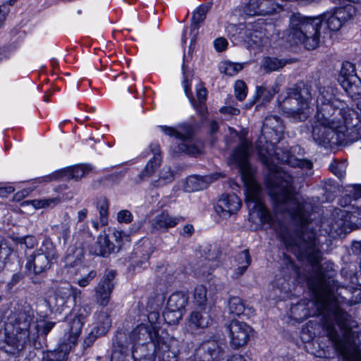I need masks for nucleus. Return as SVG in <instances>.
I'll list each match as a JSON object with an SVG mask.
<instances>
[{"label": "nucleus", "instance_id": "obj_1", "mask_svg": "<svg viewBox=\"0 0 361 361\" xmlns=\"http://www.w3.org/2000/svg\"><path fill=\"white\" fill-rule=\"evenodd\" d=\"M283 125L280 118L275 116L266 117L262 128V137L257 142L261 161L269 169L265 180L269 193L275 204L276 212L290 216L302 226V233L294 235L289 232L283 233L281 240L285 246L300 259H306L312 266H320L322 258L320 245L312 231H305L304 226L309 221V210L311 206L293 192V178L283 171L275 163L276 159L292 166L298 167L309 174L312 163L306 159H300L293 154L296 147L290 149L274 150V143L278 142L283 135Z\"/></svg>", "mask_w": 361, "mask_h": 361}, {"label": "nucleus", "instance_id": "obj_2", "mask_svg": "<svg viewBox=\"0 0 361 361\" xmlns=\"http://www.w3.org/2000/svg\"><path fill=\"white\" fill-rule=\"evenodd\" d=\"M316 102L312 135L319 145L326 147L330 143H338L348 128L357 125L355 112L344 102L336 99L330 87H319Z\"/></svg>", "mask_w": 361, "mask_h": 361}, {"label": "nucleus", "instance_id": "obj_3", "mask_svg": "<svg viewBox=\"0 0 361 361\" xmlns=\"http://www.w3.org/2000/svg\"><path fill=\"white\" fill-rule=\"evenodd\" d=\"M355 15L356 8L352 4L338 7L333 12L315 18L293 13L290 17L287 40L290 43L303 44L307 49H314L319 45L320 29L323 24L329 31L337 32L351 21Z\"/></svg>", "mask_w": 361, "mask_h": 361}, {"label": "nucleus", "instance_id": "obj_4", "mask_svg": "<svg viewBox=\"0 0 361 361\" xmlns=\"http://www.w3.org/2000/svg\"><path fill=\"white\" fill-rule=\"evenodd\" d=\"M159 318L157 312L149 315L150 324H140L130 334L134 361H177L180 341L168 334H158L157 326L152 320Z\"/></svg>", "mask_w": 361, "mask_h": 361}, {"label": "nucleus", "instance_id": "obj_5", "mask_svg": "<svg viewBox=\"0 0 361 361\" xmlns=\"http://www.w3.org/2000/svg\"><path fill=\"white\" fill-rule=\"evenodd\" d=\"M251 152V143L242 138L232 154L231 159L238 166L245 187V203L249 209L250 221L256 222L258 219L262 224L272 225L273 217L264 205L261 188L255 181L248 163Z\"/></svg>", "mask_w": 361, "mask_h": 361}, {"label": "nucleus", "instance_id": "obj_6", "mask_svg": "<svg viewBox=\"0 0 361 361\" xmlns=\"http://www.w3.org/2000/svg\"><path fill=\"white\" fill-rule=\"evenodd\" d=\"M311 95L308 89L298 87L288 88L279 99V107L287 117L294 121H305L310 113Z\"/></svg>", "mask_w": 361, "mask_h": 361}, {"label": "nucleus", "instance_id": "obj_7", "mask_svg": "<svg viewBox=\"0 0 361 361\" xmlns=\"http://www.w3.org/2000/svg\"><path fill=\"white\" fill-rule=\"evenodd\" d=\"M161 128L166 135L177 140L176 143L177 149H174L176 153L185 152L190 155H196L201 152L202 145L194 144L190 140L192 131L189 128L185 126H179L178 128L167 126Z\"/></svg>", "mask_w": 361, "mask_h": 361}, {"label": "nucleus", "instance_id": "obj_8", "mask_svg": "<svg viewBox=\"0 0 361 361\" xmlns=\"http://www.w3.org/2000/svg\"><path fill=\"white\" fill-rule=\"evenodd\" d=\"M55 255L52 244L48 241L44 242L42 245L30 256L26 267L35 274H40L50 267L51 261Z\"/></svg>", "mask_w": 361, "mask_h": 361}, {"label": "nucleus", "instance_id": "obj_9", "mask_svg": "<svg viewBox=\"0 0 361 361\" xmlns=\"http://www.w3.org/2000/svg\"><path fill=\"white\" fill-rule=\"evenodd\" d=\"M81 326L79 319H73L70 332L64 336L59 349L49 352L44 361H67L69 352L77 342Z\"/></svg>", "mask_w": 361, "mask_h": 361}, {"label": "nucleus", "instance_id": "obj_10", "mask_svg": "<svg viewBox=\"0 0 361 361\" xmlns=\"http://www.w3.org/2000/svg\"><path fill=\"white\" fill-rule=\"evenodd\" d=\"M188 296L183 292H175L168 299L166 310L163 316L169 324H175L182 318L184 309L188 304Z\"/></svg>", "mask_w": 361, "mask_h": 361}, {"label": "nucleus", "instance_id": "obj_11", "mask_svg": "<svg viewBox=\"0 0 361 361\" xmlns=\"http://www.w3.org/2000/svg\"><path fill=\"white\" fill-rule=\"evenodd\" d=\"M231 346L238 349L247 345L253 334L252 328L244 322L233 320L228 326Z\"/></svg>", "mask_w": 361, "mask_h": 361}, {"label": "nucleus", "instance_id": "obj_12", "mask_svg": "<svg viewBox=\"0 0 361 361\" xmlns=\"http://www.w3.org/2000/svg\"><path fill=\"white\" fill-rule=\"evenodd\" d=\"M32 317L30 314L24 310H18L8 317V322L6 324V331L12 330L16 331V334H20L21 340H29V328Z\"/></svg>", "mask_w": 361, "mask_h": 361}, {"label": "nucleus", "instance_id": "obj_13", "mask_svg": "<svg viewBox=\"0 0 361 361\" xmlns=\"http://www.w3.org/2000/svg\"><path fill=\"white\" fill-rule=\"evenodd\" d=\"M264 36V31L258 24L240 27L238 33V38L249 48L263 46L266 41Z\"/></svg>", "mask_w": 361, "mask_h": 361}, {"label": "nucleus", "instance_id": "obj_14", "mask_svg": "<svg viewBox=\"0 0 361 361\" xmlns=\"http://www.w3.org/2000/svg\"><path fill=\"white\" fill-rule=\"evenodd\" d=\"M241 207V202L235 194H223L218 200L214 209L219 217L228 219L236 214Z\"/></svg>", "mask_w": 361, "mask_h": 361}, {"label": "nucleus", "instance_id": "obj_15", "mask_svg": "<svg viewBox=\"0 0 361 361\" xmlns=\"http://www.w3.org/2000/svg\"><path fill=\"white\" fill-rule=\"evenodd\" d=\"M116 276L114 270L107 271L104 278L101 280L95 288L96 302L102 306H106L110 299V295L114 288L113 280Z\"/></svg>", "mask_w": 361, "mask_h": 361}, {"label": "nucleus", "instance_id": "obj_16", "mask_svg": "<svg viewBox=\"0 0 361 361\" xmlns=\"http://www.w3.org/2000/svg\"><path fill=\"white\" fill-rule=\"evenodd\" d=\"M212 324L209 307H197L192 311L188 319V327L192 330L206 329Z\"/></svg>", "mask_w": 361, "mask_h": 361}, {"label": "nucleus", "instance_id": "obj_17", "mask_svg": "<svg viewBox=\"0 0 361 361\" xmlns=\"http://www.w3.org/2000/svg\"><path fill=\"white\" fill-rule=\"evenodd\" d=\"M73 290L69 285L59 287L53 298L48 301L55 311L62 312L71 299Z\"/></svg>", "mask_w": 361, "mask_h": 361}, {"label": "nucleus", "instance_id": "obj_18", "mask_svg": "<svg viewBox=\"0 0 361 361\" xmlns=\"http://www.w3.org/2000/svg\"><path fill=\"white\" fill-rule=\"evenodd\" d=\"M87 168L83 165H78L71 168H67L55 172L51 176L47 177L48 181L61 179L68 180L74 179L78 180L87 173Z\"/></svg>", "mask_w": 361, "mask_h": 361}, {"label": "nucleus", "instance_id": "obj_19", "mask_svg": "<svg viewBox=\"0 0 361 361\" xmlns=\"http://www.w3.org/2000/svg\"><path fill=\"white\" fill-rule=\"evenodd\" d=\"M6 334L4 340L0 343V348L8 354H14L23 347L28 340H21L20 334H16V331L10 329Z\"/></svg>", "mask_w": 361, "mask_h": 361}, {"label": "nucleus", "instance_id": "obj_20", "mask_svg": "<svg viewBox=\"0 0 361 361\" xmlns=\"http://www.w3.org/2000/svg\"><path fill=\"white\" fill-rule=\"evenodd\" d=\"M350 192L353 195V198L343 197L340 204L343 207H348L347 212L361 214V185H353Z\"/></svg>", "mask_w": 361, "mask_h": 361}, {"label": "nucleus", "instance_id": "obj_21", "mask_svg": "<svg viewBox=\"0 0 361 361\" xmlns=\"http://www.w3.org/2000/svg\"><path fill=\"white\" fill-rule=\"evenodd\" d=\"M183 87L186 96L190 99L191 104L197 109V111L204 114L205 111L204 102L207 98V90L201 84L198 85L196 87V95L197 102L192 98V92L190 91V87L186 80L183 81Z\"/></svg>", "mask_w": 361, "mask_h": 361}, {"label": "nucleus", "instance_id": "obj_22", "mask_svg": "<svg viewBox=\"0 0 361 361\" xmlns=\"http://www.w3.org/2000/svg\"><path fill=\"white\" fill-rule=\"evenodd\" d=\"M180 217L172 216L168 213L162 212L157 215L152 221V226L156 230L166 231L169 228L176 226Z\"/></svg>", "mask_w": 361, "mask_h": 361}, {"label": "nucleus", "instance_id": "obj_23", "mask_svg": "<svg viewBox=\"0 0 361 361\" xmlns=\"http://www.w3.org/2000/svg\"><path fill=\"white\" fill-rule=\"evenodd\" d=\"M212 181L213 178L211 176H190L188 177L185 181L184 190L189 192L204 190L207 188Z\"/></svg>", "mask_w": 361, "mask_h": 361}, {"label": "nucleus", "instance_id": "obj_24", "mask_svg": "<svg viewBox=\"0 0 361 361\" xmlns=\"http://www.w3.org/2000/svg\"><path fill=\"white\" fill-rule=\"evenodd\" d=\"M111 324L110 317L106 312L96 313L92 336L97 338L104 335L109 329Z\"/></svg>", "mask_w": 361, "mask_h": 361}, {"label": "nucleus", "instance_id": "obj_25", "mask_svg": "<svg viewBox=\"0 0 361 361\" xmlns=\"http://www.w3.org/2000/svg\"><path fill=\"white\" fill-rule=\"evenodd\" d=\"M114 252H115V246L113 241L105 232L101 233L94 245V253L97 255L106 257Z\"/></svg>", "mask_w": 361, "mask_h": 361}, {"label": "nucleus", "instance_id": "obj_26", "mask_svg": "<svg viewBox=\"0 0 361 361\" xmlns=\"http://www.w3.org/2000/svg\"><path fill=\"white\" fill-rule=\"evenodd\" d=\"M228 309L229 313L235 316L248 314L250 312V309H247L243 300L238 297H231L229 298Z\"/></svg>", "mask_w": 361, "mask_h": 361}, {"label": "nucleus", "instance_id": "obj_27", "mask_svg": "<svg viewBox=\"0 0 361 361\" xmlns=\"http://www.w3.org/2000/svg\"><path fill=\"white\" fill-rule=\"evenodd\" d=\"M96 209L99 214V221L94 222L93 226L98 228L99 226H105L108 222L109 204L105 197H102L98 200Z\"/></svg>", "mask_w": 361, "mask_h": 361}, {"label": "nucleus", "instance_id": "obj_28", "mask_svg": "<svg viewBox=\"0 0 361 361\" xmlns=\"http://www.w3.org/2000/svg\"><path fill=\"white\" fill-rule=\"evenodd\" d=\"M61 202V200L59 197H51V198H42L38 200H33L31 201H24L22 203V206L31 204L34 209H45V208H54Z\"/></svg>", "mask_w": 361, "mask_h": 361}, {"label": "nucleus", "instance_id": "obj_29", "mask_svg": "<svg viewBox=\"0 0 361 361\" xmlns=\"http://www.w3.org/2000/svg\"><path fill=\"white\" fill-rule=\"evenodd\" d=\"M161 157L159 153H154L152 158H151L147 163L144 170L140 173V180H143L146 178L149 177L154 171L160 166Z\"/></svg>", "mask_w": 361, "mask_h": 361}, {"label": "nucleus", "instance_id": "obj_30", "mask_svg": "<svg viewBox=\"0 0 361 361\" xmlns=\"http://www.w3.org/2000/svg\"><path fill=\"white\" fill-rule=\"evenodd\" d=\"M207 288L203 285H197L193 293V302L197 307H204L207 306Z\"/></svg>", "mask_w": 361, "mask_h": 361}, {"label": "nucleus", "instance_id": "obj_31", "mask_svg": "<svg viewBox=\"0 0 361 361\" xmlns=\"http://www.w3.org/2000/svg\"><path fill=\"white\" fill-rule=\"evenodd\" d=\"M238 268L235 271L236 276L242 275L247 269L251 262V259L247 250H243L237 256Z\"/></svg>", "mask_w": 361, "mask_h": 361}, {"label": "nucleus", "instance_id": "obj_32", "mask_svg": "<svg viewBox=\"0 0 361 361\" xmlns=\"http://www.w3.org/2000/svg\"><path fill=\"white\" fill-rule=\"evenodd\" d=\"M174 179L173 173L169 166H164L159 172V178L153 183L156 187H160L171 183Z\"/></svg>", "mask_w": 361, "mask_h": 361}, {"label": "nucleus", "instance_id": "obj_33", "mask_svg": "<svg viewBox=\"0 0 361 361\" xmlns=\"http://www.w3.org/2000/svg\"><path fill=\"white\" fill-rule=\"evenodd\" d=\"M243 69V65L240 63H233L231 61H224L220 63L219 71L229 76L236 75Z\"/></svg>", "mask_w": 361, "mask_h": 361}, {"label": "nucleus", "instance_id": "obj_34", "mask_svg": "<svg viewBox=\"0 0 361 361\" xmlns=\"http://www.w3.org/2000/svg\"><path fill=\"white\" fill-rule=\"evenodd\" d=\"M252 4H259L260 7V16L272 14L278 7L274 0H255Z\"/></svg>", "mask_w": 361, "mask_h": 361}, {"label": "nucleus", "instance_id": "obj_35", "mask_svg": "<svg viewBox=\"0 0 361 361\" xmlns=\"http://www.w3.org/2000/svg\"><path fill=\"white\" fill-rule=\"evenodd\" d=\"M203 348L209 353L211 357L215 360L223 354V349L216 341H208L203 345Z\"/></svg>", "mask_w": 361, "mask_h": 361}, {"label": "nucleus", "instance_id": "obj_36", "mask_svg": "<svg viewBox=\"0 0 361 361\" xmlns=\"http://www.w3.org/2000/svg\"><path fill=\"white\" fill-rule=\"evenodd\" d=\"M285 63L276 58L267 57L262 60V67L267 71H278L282 68Z\"/></svg>", "mask_w": 361, "mask_h": 361}, {"label": "nucleus", "instance_id": "obj_37", "mask_svg": "<svg viewBox=\"0 0 361 361\" xmlns=\"http://www.w3.org/2000/svg\"><path fill=\"white\" fill-rule=\"evenodd\" d=\"M109 238L111 241H114L115 252L120 250L124 240L129 241V236L128 235L125 234L123 231L116 229L112 231L111 235Z\"/></svg>", "mask_w": 361, "mask_h": 361}, {"label": "nucleus", "instance_id": "obj_38", "mask_svg": "<svg viewBox=\"0 0 361 361\" xmlns=\"http://www.w3.org/2000/svg\"><path fill=\"white\" fill-rule=\"evenodd\" d=\"M346 168L347 164L345 161H334L329 165V169L331 171L339 178L344 177Z\"/></svg>", "mask_w": 361, "mask_h": 361}, {"label": "nucleus", "instance_id": "obj_39", "mask_svg": "<svg viewBox=\"0 0 361 361\" xmlns=\"http://www.w3.org/2000/svg\"><path fill=\"white\" fill-rule=\"evenodd\" d=\"M10 244L6 240H0V267L6 264L9 256L12 253Z\"/></svg>", "mask_w": 361, "mask_h": 361}, {"label": "nucleus", "instance_id": "obj_40", "mask_svg": "<svg viewBox=\"0 0 361 361\" xmlns=\"http://www.w3.org/2000/svg\"><path fill=\"white\" fill-rule=\"evenodd\" d=\"M235 95L237 99L243 101L247 96V87L243 80H237L234 85Z\"/></svg>", "mask_w": 361, "mask_h": 361}, {"label": "nucleus", "instance_id": "obj_41", "mask_svg": "<svg viewBox=\"0 0 361 361\" xmlns=\"http://www.w3.org/2000/svg\"><path fill=\"white\" fill-rule=\"evenodd\" d=\"M207 12V7H205L204 6H201L198 7L196 9V11L193 13L192 23H197V24L202 23L206 17Z\"/></svg>", "mask_w": 361, "mask_h": 361}, {"label": "nucleus", "instance_id": "obj_42", "mask_svg": "<svg viewBox=\"0 0 361 361\" xmlns=\"http://www.w3.org/2000/svg\"><path fill=\"white\" fill-rule=\"evenodd\" d=\"M355 73V68L352 63H345L343 64L341 75L347 80H349L350 77H353Z\"/></svg>", "mask_w": 361, "mask_h": 361}, {"label": "nucleus", "instance_id": "obj_43", "mask_svg": "<svg viewBox=\"0 0 361 361\" xmlns=\"http://www.w3.org/2000/svg\"><path fill=\"white\" fill-rule=\"evenodd\" d=\"M132 213L126 209L121 210L117 214V220L119 223L128 224L133 221Z\"/></svg>", "mask_w": 361, "mask_h": 361}, {"label": "nucleus", "instance_id": "obj_44", "mask_svg": "<svg viewBox=\"0 0 361 361\" xmlns=\"http://www.w3.org/2000/svg\"><path fill=\"white\" fill-rule=\"evenodd\" d=\"M213 44L215 49L219 52L224 51L228 46V42L224 37H219L216 39Z\"/></svg>", "mask_w": 361, "mask_h": 361}, {"label": "nucleus", "instance_id": "obj_45", "mask_svg": "<svg viewBox=\"0 0 361 361\" xmlns=\"http://www.w3.org/2000/svg\"><path fill=\"white\" fill-rule=\"evenodd\" d=\"M199 24L192 23L190 25V44H193L196 42L197 36L198 35Z\"/></svg>", "mask_w": 361, "mask_h": 361}, {"label": "nucleus", "instance_id": "obj_46", "mask_svg": "<svg viewBox=\"0 0 361 361\" xmlns=\"http://www.w3.org/2000/svg\"><path fill=\"white\" fill-rule=\"evenodd\" d=\"M55 325V322H46L42 327L41 334L46 336L49 331L53 329Z\"/></svg>", "mask_w": 361, "mask_h": 361}, {"label": "nucleus", "instance_id": "obj_47", "mask_svg": "<svg viewBox=\"0 0 361 361\" xmlns=\"http://www.w3.org/2000/svg\"><path fill=\"white\" fill-rule=\"evenodd\" d=\"M221 112L223 114L238 115L240 114V110L232 106H224L221 109Z\"/></svg>", "mask_w": 361, "mask_h": 361}, {"label": "nucleus", "instance_id": "obj_48", "mask_svg": "<svg viewBox=\"0 0 361 361\" xmlns=\"http://www.w3.org/2000/svg\"><path fill=\"white\" fill-rule=\"evenodd\" d=\"M37 240L34 236H27L23 239V243L28 248H32L35 245Z\"/></svg>", "mask_w": 361, "mask_h": 361}, {"label": "nucleus", "instance_id": "obj_49", "mask_svg": "<svg viewBox=\"0 0 361 361\" xmlns=\"http://www.w3.org/2000/svg\"><path fill=\"white\" fill-rule=\"evenodd\" d=\"M15 190L13 186H6L0 188V197H6Z\"/></svg>", "mask_w": 361, "mask_h": 361}, {"label": "nucleus", "instance_id": "obj_50", "mask_svg": "<svg viewBox=\"0 0 361 361\" xmlns=\"http://www.w3.org/2000/svg\"><path fill=\"white\" fill-rule=\"evenodd\" d=\"M267 91V88L264 86H259L257 87V95L256 99L259 98V97H262L263 94H265V92ZM256 100L252 101L248 106V107H250L254 104Z\"/></svg>", "mask_w": 361, "mask_h": 361}, {"label": "nucleus", "instance_id": "obj_51", "mask_svg": "<svg viewBox=\"0 0 361 361\" xmlns=\"http://www.w3.org/2000/svg\"><path fill=\"white\" fill-rule=\"evenodd\" d=\"M6 4L0 6V25L5 20L8 11L6 9Z\"/></svg>", "mask_w": 361, "mask_h": 361}, {"label": "nucleus", "instance_id": "obj_52", "mask_svg": "<svg viewBox=\"0 0 361 361\" xmlns=\"http://www.w3.org/2000/svg\"><path fill=\"white\" fill-rule=\"evenodd\" d=\"M87 209H82V210H80L78 213V221L79 222L82 221L85 219L87 218Z\"/></svg>", "mask_w": 361, "mask_h": 361}, {"label": "nucleus", "instance_id": "obj_53", "mask_svg": "<svg viewBox=\"0 0 361 361\" xmlns=\"http://www.w3.org/2000/svg\"><path fill=\"white\" fill-rule=\"evenodd\" d=\"M194 228L191 224H187L183 227V234L187 235H191L193 233Z\"/></svg>", "mask_w": 361, "mask_h": 361}, {"label": "nucleus", "instance_id": "obj_54", "mask_svg": "<svg viewBox=\"0 0 361 361\" xmlns=\"http://www.w3.org/2000/svg\"><path fill=\"white\" fill-rule=\"evenodd\" d=\"M226 361H246L245 357L240 354H235L228 357Z\"/></svg>", "mask_w": 361, "mask_h": 361}, {"label": "nucleus", "instance_id": "obj_55", "mask_svg": "<svg viewBox=\"0 0 361 361\" xmlns=\"http://www.w3.org/2000/svg\"><path fill=\"white\" fill-rule=\"evenodd\" d=\"M23 276L20 273H16L13 275L12 279L11 280V283L13 286L18 283L22 279Z\"/></svg>", "mask_w": 361, "mask_h": 361}, {"label": "nucleus", "instance_id": "obj_56", "mask_svg": "<svg viewBox=\"0 0 361 361\" xmlns=\"http://www.w3.org/2000/svg\"><path fill=\"white\" fill-rule=\"evenodd\" d=\"M27 195V192L26 190L18 192L15 194L14 199L17 200H20L22 197L26 196Z\"/></svg>", "mask_w": 361, "mask_h": 361}, {"label": "nucleus", "instance_id": "obj_57", "mask_svg": "<svg viewBox=\"0 0 361 361\" xmlns=\"http://www.w3.org/2000/svg\"><path fill=\"white\" fill-rule=\"evenodd\" d=\"M78 284L81 287H85L89 284L88 279H82L78 281Z\"/></svg>", "mask_w": 361, "mask_h": 361}, {"label": "nucleus", "instance_id": "obj_58", "mask_svg": "<svg viewBox=\"0 0 361 361\" xmlns=\"http://www.w3.org/2000/svg\"><path fill=\"white\" fill-rule=\"evenodd\" d=\"M210 128H211V131L212 133L216 132V130L218 129V124H217V123L215 122V121H212L211 123V125H210Z\"/></svg>", "mask_w": 361, "mask_h": 361}, {"label": "nucleus", "instance_id": "obj_59", "mask_svg": "<svg viewBox=\"0 0 361 361\" xmlns=\"http://www.w3.org/2000/svg\"><path fill=\"white\" fill-rule=\"evenodd\" d=\"M118 353L114 351L111 355V361H116Z\"/></svg>", "mask_w": 361, "mask_h": 361}, {"label": "nucleus", "instance_id": "obj_60", "mask_svg": "<svg viewBox=\"0 0 361 361\" xmlns=\"http://www.w3.org/2000/svg\"><path fill=\"white\" fill-rule=\"evenodd\" d=\"M210 273V271L209 270H206V269H203V270H200V274L201 275H205L206 274H209Z\"/></svg>", "mask_w": 361, "mask_h": 361}, {"label": "nucleus", "instance_id": "obj_61", "mask_svg": "<svg viewBox=\"0 0 361 361\" xmlns=\"http://www.w3.org/2000/svg\"><path fill=\"white\" fill-rule=\"evenodd\" d=\"M63 232H64L65 235L68 234V233H69V228H68V226L67 225H65V228H64Z\"/></svg>", "mask_w": 361, "mask_h": 361}, {"label": "nucleus", "instance_id": "obj_62", "mask_svg": "<svg viewBox=\"0 0 361 361\" xmlns=\"http://www.w3.org/2000/svg\"><path fill=\"white\" fill-rule=\"evenodd\" d=\"M17 0H8L6 4H8V5L11 6L13 5Z\"/></svg>", "mask_w": 361, "mask_h": 361}, {"label": "nucleus", "instance_id": "obj_63", "mask_svg": "<svg viewBox=\"0 0 361 361\" xmlns=\"http://www.w3.org/2000/svg\"><path fill=\"white\" fill-rule=\"evenodd\" d=\"M182 41H183V42L184 44L186 42V37H185V33H184V32H183V34Z\"/></svg>", "mask_w": 361, "mask_h": 361}, {"label": "nucleus", "instance_id": "obj_64", "mask_svg": "<svg viewBox=\"0 0 361 361\" xmlns=\"http://www.w3.org/2000/svg\"><path fill=\"white\" fill-rule=\"evenodd\" d=\"M65 216L68 220L69 219V216L67 214H66Z\"/></svg>", "mask_w": 361, "mask_h": 361}]
</instances>
